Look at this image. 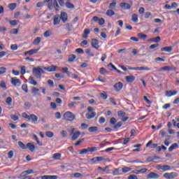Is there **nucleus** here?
<instances>
[{
	"label": "nucleus",
	"mask_w": 179,
	"mask_h": 179,
	"mask_svg": "<svg viewBox=\"0 0 179 179\" xmlns=\"http://www.w3.org/2000/svg\"><path fill=\"white\" fill-rule=\"evenodd\" d=\"M76 118V115L72 112L66 111L63 114L62 120L66 122H73Z\"/></svg>",
	"instance_id": "1"
},
{
	"label": "nucleus",
	"mask_w": 179,
	"mask_h": 179,
	"mask_svg": "<svg viewBox=\"0 0 179 179\" xmlns=\"http://www.w3.org/2000/svg\"><path fill=\"white\" fill-rule=\"evenodd\" d=\"M41 66H38L36 68H34L32 70V73L37 79L41 78V75L45 74V71Z\"/></svg>",
	"instance_id": "2"
},
{
	"label": "nucleus",
	"mask_w": 179,
	"mask_h": 179,
	"mask_svg": "<svg viewBox=\"0 0 179 179\" xmlns=\"http://www.w3.org/2000/svg\"><path fill=\"white\" fill-rule=\"evenodd\" d=\"M163 176L166 179H174L178 177V173L174 171L170 173H164Z\"/></svg>",
	"instance_id": "3"
},
{
	"label": "nucleus",
	"mask_w": 179,
	"mask_h": 179,
	"mask_svg": "<svg viewBox=\"0 0 179 179\" xmlns=\"http://www.w3.org/2000/svg\"><path fill=\"white\" fill-rule=\"evenodd\" d=\"M76 128L71 129V134H73L71 137V141H76L80 136V131H76Z\"/></svg>",
	"instance_id": "4"
},
{
	"label": "nucleus",
	"mask_w": 179,
	"mask_h": 179,
	"mask_svg": "<svg viewBox=\"0 0 179 179\" xmlns=\"http://www.w3.org/2000/svg\"><path fill=\"white\" fill-rule=\"evenodd\" d=\"M11 84L14 86V87H20L22 82L21 80L19 78H17L16 77H13L11 78Z\"/></svg>",
	"instance_id": "5"
},
{
	"label": "nucleus",
	"mask_w": 179,
	"mask_h": 179,
	"mask_svg": "<svg viewBox=\"0 0 179 179\" xmlns=\"http://www.w3.org/2000/svg\"><path fill=\"white\" fill-rule=\"evenodd\" d=\"M122 87H124L122 82H117L113 85V88L116 92H120L122 90Z\"/></svg>",
	"instance_id": "6"
},
{
	"label": "nucleus",
	"mask_w": 179,
	"mask_h": 179,
	"mask_svg": "<svg viewBox=\"0 0 179 179\" xmlns=\"http://www.w3.org/2000/svg\"><path fill=\"white\" fill-rule=\"evenodd\" d=\"M129 69L130 71H151L150 68L148 67H129Z\"/></svg>",
	"instance_id": "7"
},
{
	"label": "nucleus",
	"mask_w": 179,
	"mask_h": 179,
	"mask_svg": "<svg viewBox=\"0 0 179 179\" xmlns=\"http://www.w3.org/2000/svg\"><path fill=\"white\" fill-rule=\"evenodd\" d=\"M160 178V175H158V173L155 172H150L147 175L148 179H158Z\"/></svg>",
	"instance_id": "8"
},
{
	"label": "nucleus",
	"mask_w": 179,
	"mask_h": 179,
	"mask_svg": "<svg viewBox=\"0 0 179 179\" xmlns=\"http://www.w3.org/2000/svg\"><path fill=\"white\" fill-rule=\"evenodd\" d=\"M44 71H46L48 73L56 72L57 66L55 65H52L50 66L43 67Z\"/></svg>",
	"instance_id": "9"
},
{
	"label": "nucleus",
	"mask_w": 179,
	"mask_h": 179,
	"mask_svg": "<svg viewBox=\"0 0 179 179\" xmlns=\"http://www.w3.org/2000/svg\"><path fill=\"white\" fill-rule=\"evenodd\" d=\"M40 49H41V48H38V49H35V50H29V51H27L25 52H24V55H36L37 53H38Z\"/></svg>",
	"instance_id": "10"
},
{
	"label": "nucleus",
	"mask_w": 179,
	"mask_h": 179,
	"mask_svg": "<svg viewBox=\"0 0 179 179\" xmlns=\"http://www.w3.org/2000/svg\"><path fill=\"white\" fill-rule=\"evenodd\" d=\"M92 47L95 48L96 50H99L100 46L99 45V40L96 38L92 39Z\"/></svg>",
	"instance_id": "11"
},
{
	"label": "nucleus",
	"mask_w": 179,
	"mask_h": 179,
	"mask_svg": "<svg viewBox=\"0 0 179 179\" xmlns=\"http://www.w3.org/2000/svg\"><path fill=\"white\" fill-rule=\"evenodd\" d=\"M92 20L94 21V22H99V24H100V26H103V24H105V19L104 18H101L99 19V17L97 16H94Z\"/></svg>",
	"instance_id": "12"
},
{
	"label": "nucleus",
	"mask_w": 179,
	"mask_h": 179,
	"mask_svg": "<svg viewBox=\"0 0 179 179\" xmlns=\"http://www.w3.org/2000/svg\"><path fill=\"white\" fill-rule=\"evenodd\" d=\"M176 69V67H172L170 66H163L160 69V71H175Z\"/></svg>",
	"instance_id": "13"
},
{
	"label": "nucleus",
	"mask_w": 179,
	"mask_h": 179,
	"mask_svg": "<svg viewBox=\"0 0 179 179\" xmlns=\"http://www.w3.org/2000/svg\"><path fill=\"white\" fill-rule=\"evenodd\" d=\"M28 83H29V84L34 85V86L38 85V82L35 80L34 77H33V76L29 77Z\"/></svg>",
	"instance_id": "14"
},
{
	"label": "nucleus",
	"mask_w": 179,
	"mask_h": 179,
	"mask_svg": "<svg viewBox=\"0 0 179 179\" xmlns=\"http://www.w3.org/2000/svg\"><path fill=\"white\" fill-rule=\"evenodd\" d=\"M120 7L123 8L124 10H129L131 6V4H128V3H120Z\"/></svg>",
	"instance_id": "15"
},
{
	"label": "nucleus",
	"mask_w": 179,
	"mask_h": 179,
	"mask_svg": "<svg viewBox=\"0 0 179 179\" xmlns=\"http://www.w3.org/2000/svg\"><path fill=\"white\" fill-rule=\"evenodd\" d=\"M61 22V17L59 15H56L54 17L53 24L55 26H57Z\"/></svg>",
	"instance_id": "16"
},
{
	"label": "nucleus",
	"mask_w": 179,
	"mask_h": 179,
	"mask_svg": "<svg viewBox=\"0 0 179 179\" xmlns=\"http://www.w3.org/2000/svg\"><path fill=\"white\" fill-rule=\"evenodd\" d=\"M135 79H136V77L134 76H132V75L131 76H127L125 77L126 81L129 83H134Z\"/></svg>",
	"instance_id": "17"
},
{
	"label": "nucleus",
	"mask_w": 179,
	"mask_h": 179,
	"mask_svg": "<svg viewBox=\"0 0 179 179\" xmlns=\"http://www.w3.org/2000/svg\"><path fill=\"white\" fill-rule=\"evenodd\" d=\"M90 34V29H85L84 32L82 35V38L84 39L88 38V35Z\"/></svg>",
	"instance_id": "18"
},
{
	"label": "nucleus",
	"mask_w": 179,
	"mask_h": 179,
	"mask_svg": "<svg viewBox=\"0 0 179 179\" xmlns=\"http://www.w3.org/2000/svg\"><path fill=\"white\" fill-rule=\"evenodd\" d=\"M96 115V112H92L91 113H87L85 115V117L87 120H92V119L94 118Z\"/></svg>",
	"instance_id": "19"
},
{
	"label": "nucleus",
	"mask_w": 179,
	"mask_h": 179,
	"mask_svg": "<svg viewBox=\"0 0 179 179\" xmlns=\"http://www.w3.org/2000/svg\"><path fill=\"white\" fill-rule=\"evenodd\" d=\"M177 93H178L177 91H166L165 92V95L167 97H171V96L176 95Z\"/></svg>",
	"instance_id": "20"
},
{
	"label": "nucleus",
	"mask_w": 179,
	"mask_h": 179,
	"mask_svg": "<svg viewBox=\"0 0 179 179\" xmlns=\"http://www.w3.org/2000/svg\"><path fill=\"white\" fill-rule=\"evenodd\" d=\"M60 19H62V21H63V22H66L68 20V15L67 13L63 12L60 14Z\"/></svg>",
	"instance_id": "21"
},
{
	"label": "nucleus",
	"mask_w": 179,
	"mask_h": 179,
	"mask_svg": "<svg viewBox=\"0 0 179 179\" xmlns=\"http://www.w3.org/2000/svg\"><path fill=\"white\" fill-rule=\"evenodd\" d=\"M58 176L56 175H44V176H42V179H57Z\"/></svg>",
	"instance_id": "22"
},
{
	"label": "nucleus",
	"mask_w": 179,
	"mask_h": 179,
	"mask_svg": "<svg viewBox=\"0 0 179 179\" xmlns=\"http://www.w3.org/2000/svg\"><path fill=\"white\" fill-rule=\"evenodd\" d=\"M173 50L171 46H165L164 48H161L162 52H171Z\"/></svg>",
	"instance_id": "23"
},
{
	"label": "nucleus",
	"mask_w": 179,
	"mask_h": 179,
	"mask_svg": "<svg viewBox=\"0 0 179 179\" xmlns=\"http://www.w3.org/2000/svg\"><path fill=\"white\" fill-rule=\"evenodd\" d=\"M27 148H28L29 150L31 152H34L36 149L35 145H34L32 143H27Z\"/></svg>",
	"instance_id": "24"
},
{
	"label": "nucleus",
	"mask_w": 179,
	"mask_h": 179,
	"mask_svg": "<svg viewBox=\"0 0 179 179\" xmlns=\"http://www.w3.org/2000/svg\"><path fill=\"white\" fill-rule=\"evenodd\" d=\"M41 43V37L38 36L33 41L34 45H38Z\"/></svg>",
	"instance_id": "25"
},
{
	"label": "nucleus",
	"mask_w": 179,
	"mask_h": 179,
	"mask_svg": "<svg viewBox=\"0 0 179 179\" xmlns=\"http://www.w3.org/2000/svg\"><path fill=\"white\" fill-rule=\"evenodd\" d=\"M65 6H66V8H67L69 9H74L75 8L74 4H73V3H70V1H66Z\"/></svg>",
	"instance_id": "26"
},
{
	"label": "nucleus",
	"mask_w": 179,
	"mask_h": 179,
	"mask_svg": "<svg viewBox=\"0 0 179 179\" xmlns=\"http://www.w3.org/2000/svg\"><path fill=\"white\" fill-rule=\"evenodd\" d=\"M150 42H154V43H159L162 41V38L159 36L155 37V38H150L149 40Z\"/></svg>",
	"instance_id": "27"
},
{
	"label": "nucleus",
	"mask_w": 179,
	"mask_h": 179,
	"mask_svg": "<svg viewBox=\"0 0 179 179\" xmlns=\"http://www.w3.org/2000/svg\"><path fill=\"white\" fill-rule=\"evenodd\" d=\"M31 120L32 123H36L38 121V117L34 114H31Z\"/></svg>",
	"instance_id": "28"
},
{
	"label": "nucleus",
	"mask_w": 179,
	"mask_h": 179,
	"mask_svg": "<svg viewBox=\"0 0 179 179\" xmlns=\"http://www.w3.org/2000/svg\"><path fill=\"white\" fill-rule=\"evenodd\" d=\"M179 148L178 144V143H173L172 144L169 148V151L171 152L173 150L178 149Z\"/></svg>",
	"instance_id": "29"
},
{
	"label": "nucleus",
	"mask_w": 179,
	"mask_h": 179,
	"mask_svg": "<svg viewBox=\"0 0 179 179\" xmlns=\"http://www.w3.org/2000/svg\"><path fill=\"white\" fill-rule=\"evenodd\" d=\"M131 21L134 22V23H137L138 22V16L137 14L134 13L131 15Z\"/></svg>",
	"instance_id": "30"
},
{
	"label": "nucleus",
	"mask_w": 179,
	"mask_h": 179,
	"mask_svg": "<svg viewBox=\"0 0 179 179\" xmlns=\"http://www.w3.org/2000/svg\"><path fill=\"white\" fill-rule=\"evenodd\" d=\"M99 130V128L98 127L96 126H93V127H90L88 128V131L90 132V133H92V132H96Z\"/></svg>",
	"instance_id": "31"
},
{
	"label": "nucleus",
	"mask_w": 179,
	"mask_h": 179,
	"mask_svg": "<svg viewBox=\"0 0 179 179\" xmlns=\"http://www.w3.org/2000/svg\"><path fill=\"white\" fill-rule=\"evenodd\" d=\"M21 89H22V90H23L25 93H28V92H29L28 85H27V84H26V83H24V84L22 85Z\"/></svg>",
	"instance_id": "32"
},
{
	"label": "nucleus",
	"mask_w": 179,
	"mask_h": 179,
	"mask_svg": "<svg viewBox=\"0 0 179 179\" xmlns=\"http://www.w3.org/2000/svg\"><path fill=\"white\" fill-rule=\"evenodd\" d=\"M106 15L109 16V17H111V16H113L115 15V11L113 10V9H110V10H108L106 12Z\"/></svg>",
	"instance_id": "33"
},
{
	"label": "nucleus",
	"mask_w": 179,
	"mask_h": 179,
	"mask_svg": "<svg viewBox=\"0 0 179 179\" xmlns=\"http://www.w3.org/2000/svg\"><path fill=\"white\" fill-rule=\"evenodd\" d=\"M116 5H117V1H113L112 3H110V4H109V6H108V8H109L110 10H113V9L115 8Z\"/></svg>",
	"instance_id": "34"
},
{
	"label": "nucleus",
	"mask_w": 179,
	"mask_h": 179,
	"mask_svg": "<svg viewBox=\"0 0 179 179\" xmlns=\"http://www.w3.org/2000/svg\"><path fill=\"white\" fill-rule=\"evenodd\" d=\"M76 59V56L75 55H69L68 62H73Z\"/></svg>",
	"instance_id": "35"
},
{
	"label": "nucleus",
	"mask_w": 179,
	"mask_h": 179,
	"mask_svg": "<svg viewBox=\"0 0 179 179\" xmlns=\"http://www.w3.org/2000/svg\"><path fill=\"white\" fill-rule=\"evenodd\" d=\"M62 155L60 153H55L53 155L52 158L55 160H60Z\"/></svg>",
	"instance_id": "36"
},
{
	"label": "nucleus",
	"mask_w": 179,
	"mask_h": 179,
	"mask_svg": "<svg viewBox=\"0 0 179 179\" xmlns=\"http://www.w3.org/2000/svg\"><path fill=\"white\" fill-rule=\"evenodd\" d=\"M8 8L10 10H14L17 8L16 3H10L8 6Z\"/></svg>",
	"instance_id": "37"
},
{
	"label": "nucleus",
	"mask_w": 179,
	"mask_h": 179,
	"mask_svg": "<svg viewBox=\"0 0 179 179\" xmlns=\"http://www.w3.org/2000/svg\"><path fill=\"white\" fill-rule=\"evenodd\" d=\"M171 170V166L169 165H162V172L169 171Z\"/></svg>",
	"instance_id": "38"
},
{
	"label": "nucleus",
	"mask_w": 179,
	"mask_h": 179,
	"mask_svg": "<svg viewBox=\"0 0 179 179\" xmlns=\"http://www.w3.org/2000/svg\"><path fill=\"white\" fill-rule=\"evenodd\" d=\"M43 36L45 38H49L52 36V32L50 30H47L43 33Z\"/></svg>",
	"instance_id": "39"
},
{
	"label": "nucleus",
	"mask_w": 179,
	"mask_h": 179,
	"mask_svg": "<svg viewBox=\"0 0 179 179\" xmlns=\"http://www.w3.org/2000/svg\"><path fill=\"white\" fill-rule=\"evenodd\" d=\"M122 126V122L120 121V122H117L116 124H115L113 128H114L115 129H120Z\"/></svg>",
	"instance_id": "40"
},
{
	"label": "nucleus",
	"mask_w": 179,
	"mask_h": 179,
	"mask_svg": "<svg viewBox=\"0 0 179 179\" xmlns=\"http://www.w3.org/2000/svg\"><path fill=\"white\" fill-rule=\"evenodd\" d=\"M100 96L102 98L103 100H106L108 99V94L106 91H103V93L100 94Z\"/></svg>",
	"instance_id": "41"
},
{
	"label": "nucleus",
	"mask_w": 179,
	"mask_h": 179,
	"mask_svg": "<svg viewBox=\"0 0 179 179\" xmlns=\"http://www.w3.org/2000/svg\"><path fill=\"white\" fill-rule=\"evenodd\" d=\"M125 115H127V113H125L122 110H120L117 112V116L119 117H125Z\"/></svg>",
	"instance_id": "42"
},
{
	"label": "nucleus",
	"mask_w": 179,
	"mask_h": 179,
	"mask_svg": "<svg viewBox=\"0 0 179 179\" xmlns=\"http://www.w3.org/2000/svg\"><path fill=\"white\" fill-rule=\"evenodd\" d=\"M88 152H90V148H84L80 151V155H86Z\"/></svg>",
	"instance_id": "43"
},
{
	"label": "nucleus",
	"mask_w": 179,
	"mask_h": 179,
	"mask_svg": "<svg viewBox=\"0 0 179 179\" xmlns=\"http://www.w3.org/2000/svg\"><path fill=\"white\" fill-rule=\"evenodd\" d=\"M22 117L25 119L27 120L28 121L31 120V115H29L26 113H22Z\"/></svg>",
	"instance_id": "44"
},
{
	"label": "nucleus",
	"mask_w": 179,
	"mask_h": 179,
	"mask_svg": "<svg viewBox=\"0 0 179 179\" xmlns=\"http://www.w3.org/2000/svg\"><path fill=\"white\" fill-rule=\"evenodd\" d=\"M22 117L25 119L27 120L28 121L31 120V115H29L26 113H22Z\"/></svg>",
	"instance_id": "45"
},
{
	"label": "nucleus",
	"mask_w": 179,
	"mask_h": 179,
	"mask_svg": "<svg viewBox=\"0 0 179 179\" xmlns=\"http://www.w3.org/2000/svg\"><path fill=\"white\" fill-rule=\"evenodd\" d=\"M131 170V169L129 168V167H127V166H124V167H122V171L124 173H127L129 172Z\"/></svg>",
	"instance_id": "46"
},
{
	"label": "nucleus",
	"mask_w": 179,
	"mask_h": 179,
	"mask_svg": "<svg viewBox=\"0 0 179 179\" xmlns=\"http://www.w3.org/2000/svg\"><path fill=\"white\" fill-rule=\"evenodd\" d=\"M99 72H100L101 75L106 76L108 74L107 70L103 67L100 69Z\"/></svg>",
	"instance_id": "47"
},
{
	"label": "nucleus",
	"mask_w": 179,
	"mask_h": 179,
	"mask_svg": "<svg viewBox=\"0 0 179 179\" xmlns=\"http://www.w3.org/2000/svg\"><path fill=\"white\" fill-rule=\"evenodd\" d=\"M26 73V67L25 66H22L20 67V75L24 76Z\"/></svg>",
	"instance_id": "48"
},
{
	"label": "nucleus",
	"mask_w": 179,
	"mask_h": 179,
	"mask_svg": "<svg viewBox=\"0 0 179 179\" xmlns=\"http://www.w3.org/2000/svg\"><path fill=\"white\" fill-rule=\"evenodd\" d=\"M18 146L24 150L27 149V145L24 144L22 141H18Z\"/></svg>",
	"instance_id": "49"
},
{
	"label": "nucleus",
	"mask_w": 179,
	"mask_h": 179,
	"mask_svg": "<svg viewBox=\"0 0 179 179\" xmlns=\"http://www.w3.org/2000/svg\"><path fill=\"white\" fill-rule=\"evenodd\" d=\"M33 138L36 140V143H37V144L38 145H43V143H41V142H40V141L38 140V136L37 135H34L33 136Z\"/></svg>",
	"instance_id": "50"
},
{
	"label": "nucleus",
	"mask_w": 179,
	"mask_h": 179,
	"mask_svg": "<svg viewBox=\"0 0 179 179\" xmlns=\"http://www.w3.org/2000/svg\"><path fill=\"white\" fill-rule=\"evenodd\" d=\"M98 80L100 81L102 83H104L106 82V79L104 77H103L102 76H98Z\"/></svg>",
	"instance_id": "51"
},
{
	"label": "nucleus",
	"mask_w": 179,
	"mask_h": 179,
	"mask_svg": "<svg viewBox=\"0 0 179 179\" xmlns=\"http://www.w3.org/2000/svg\"><path fill=\"white\" fill-rule=\"evenodd\" d=\"M28 173L27 171H24L20 173V177L24 178H28Z\"/></svg>",
	"instance_id": "52"
},
{
	"label": "nucleus",
	"mask_w": 179,
	"mask_h": 179,
	"mask_svg": "<svg viewBox=\"0 0 179 179\" xmlns=\"http://www.w3.org/2000/svg\"><path fill=\"white\" fill-rule=\"evenodd\" d=\"M53 7H55V10H56L57 11H59V10L60 8H59V4H58L57 0H55Z\"/></svg>",
	"instance_id": "53"
},
{
	"label": "nucleus",
	"mask_w": 179,
	"mask_h": 179,
	"mask_svg": "<svg viewBox=\"0 0 179 179\" xmlns=\"http://www.w3.org/2000/svg\"><path fill=\"white\" fill-rule=\"evenodd\" d=\"M116 122H117V120H116L115 117H111V118L110 119V124L111 125H115V124H116Z\"/></svg>",
	"instance_id": "54"
},
{
	"label": "nucleus",
	"mask_w": 179,
	"mask_h": 179,
	"mask_svg": "<svg viewBox=\"0 0 179 179\" xmlns=\"http://www.w3.org/2000/svg\"><path fill=\"white\" fill-rule=\"evenodd\" d=\"M6 103H7L8 106H11L12 105V99H11V97H8L6 100Z\"/></svg>",
	"instance_id": "55"
},
{
	"label": "nucleus",
	"mask_w": 179,
	"mask_h": 179,
	"mask_svg": "<svg viewBox=\"0 0 179 179\" xmlns=\"http://www.w3.org/2000/svg\"><path fill=\"white\" fill-rule=\"evenodd\" d=\"M10 118L12 120L16 122L19 120V117L17 115H10Z\"/></svg>",
	"instance_id": "56"
},
{
	"label": "nucleus",
	"mask_w": 179,
	"mask_h": 179,
	"mask_svg": "<svg viewBox=\"0 0 179 179\" xmlns=\"http://www.w3.org/2000/svg\"><path fill=\"white\" fill-rule=\"evenodd\" d=\"M86 54L88 55L90 57H94V53L92 52L91 51V49H87L86 51H85Z\"/></svg>",
	"instance_id": "57"
},
{
	"label": "nucleus",
	"mask_w": 179,
	"mask_h": 179,
	"mask_svg": "<svg viewBox=\"0 0 179 179\" xmlns=\"http://www.w3.org/2000/svg\"><path fill=\"white\" fill-rule=\"evenodd\" d=\"M48 7L50 10H52V8H54V3H52V1H50L49 3H48Z\"/></svg>",
	"instance_id": "58"
},
{
	"label": "nucleus",
	"mask_w": 179,
	"mask_h": 179,
	"mask_svg": "<svg viewBox=\"0 0 179 179\" xmlns=\"http://www.w3.org/2000/svg\"><path fill=\"white\" fill-rule=\"evenodd\" d=\"M14 152L10 150L8 153V159H11L13 157Z\"/></svg>",
	"instance_id": "59"
},
{
	"label": "nucleus",
	"mask_w": 179,
	"mask_h": 179,
	"mask_svg": "<svg viewBox=\"0 0 179 179\" xmlns=\"http://www.w3.org/2000/svg\"><path fill=\"white\" fill-rule=\"evenodd\" d=\"M76 52L78 54H83L85 53V51H83V49L78 48V49L76 50Z\"/></svg>",
	"instance_id": "60"
},
{
	"label": "nucleus",
	"mask_w": 179,
	"mask_h": 179,
	"mask_svg": "<svg viewBox=\"0 0 179 179\" xmlns=\"http://www.w3.org/2000/svg\"><path fill=\"white\" fill-rule=\"evenodd\" d=\"M55 117L57 120H60L62 118V115L60 112L55 113Z\"/></svg>",
	"instance_id": "61"
},
{
	"label": "nucleus",
	"mask_w": 179,
	"mask_h": 179,
	"mask_svg": "<svg viewBox=\"0 0 179 179\" xmlns=\"http://www.w3.org/2000/svg\"><path fill=\"white\" fill-rule=\"evenodd\" d=\"M6 72V69L5 67H0V76L4 74Z\"/></svg>",
	"instance_id": "62"
},
{
	"label": "nucleus",
	"mask_w": 179,
	"mask_h": 179,
	"mask_svg": "<svg viewBox=\"0 0 179 179\" xmlns=\"http://www.w3.org/2000/svg\"><path fill=\"white\" fill-rule=\"evenodd\" d=\"M46 136H47L48 138H52V137H53L54 134L52 133V131H47V132H46Z\"/></svg>",
	"instance_id": "63"
},
{
	"label": "nucleus",
	"mask_w": 179,
	"mask_h": 179,
	"mask_svg": "<svg viewBox=\"0 0 179 179\" xmlns=\"http://www.w3.org/2000/svg\"><path fill=\"white\" fill-rule=\"evenodd\" d=\"M128 179H138L136 175H129Z\"/></svg>",
	"instance_id": "64"
}]
</instances>
